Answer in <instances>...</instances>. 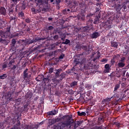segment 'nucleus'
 <instances>
[{"label": "nucleus", "instance_id": "nucleus-1", "mask_svg": "<svg viewBox=\"0 0 129 129\" xmlns=\"http://www.w3.org/2000/svg\"><path fill=\"white\" fill-rule=\"evenodd\" d=\"M60 118L61 119L67 118V120L59 123L55 127V129H67L69 127V125H71L72 123L74 122V120L72 119V116L69 115H64L62 117H60Z\"/></svg>", "mask_w": 129, "mask_h": 129}, {"label": "nucleus", "instance_id": "nucleus-2", "mask_svg": "<svg viewBox=\"0 0 129 129\" xmlns=\"http://www.w3.org/2000/svg\"><path fill=\"white\" fill-rule=\"evenodd\" d=\"M49 0H35V3L37 7H42V11L47 13L50 12V5H49Z\"/></svg>", "mask_w": 129, "mask_h": 129}, {"label": "nucleus", "instance_id": "nucleus-3", "mask_svg": "<svg viewBox=\"0 0 129 129\" xmlns=\"http://www.w3.org/2000/svg\"><path fill=\"white\" fill-rule=\"evenodd\" d=\"M35 80L38 82H43V83L45 85L49 84V83H50V81H51L50 77L47 76L45 78V77L43 75H38V77L36 78Z\"/></svg>", "mask_w": 129, "mask_h": 129}, {"label": "nucleus", "instance_id": "nucleus-4", "mask_svg": "<svg viewBox=\"0 0 129 129\" xmlns=\"http://www.w3.org/2000/svg\"><path fill=\"white\" fill-rule=\"evenodd\" d=\"M11 31V26H8L6 28V31L4 32L3 31L0 32L1 37H0V43H5L6 42V39L3 38H6V33L8 34Z\"/></svg>", "mask_w": 129, "mask_h": 129}, {"label": "nucleus", "instance_id": "nucleus-5", "mask_svg": "<svg viewBox=\"0 0 129 129\" xmlns=\"http://www.w3.org/2000/svg\"><path fill=\"white\" fill-rule=\"evenodd\" d=\"M45 39V38L40 37H36L32 40L31 39H28L26 40V44H27V45H30V44H33V43H36V42H39V41H44Z\"/></svg>", "mask_w": 129, "mask_h": 129}, {"label": "nucleus", "instance_id": "nucleus-6", "mask_svg": "<svg viewBox=\"0 0 129 129\" xmlns=\"http://www.w3.org/2000/svg\"><path fill=\"white\" fill-rule=\"evenodd\" d=\"M117 66L118 68H123L125 66V57H122L119 59Z\"/></svg>", "mask_w": 129, "mask_h": 129}, {"label": "nucleus", "instance_id": "nucleus-7", "mask_svg": "<svg viewBox=\"0 0 129 129\" xmlns=\"http://www.w3.org/2000/svg\"><path fill=\"white\" fill-rule=\"evenodd\" d=\"M28 71L29 69H26L25 70H24V71L23 72V78L24 80L26 81V83H27L28 84H31V82H30L29 80H27L29 77V74H28Z\"/></svg>", "mask_w": 129, "mask_h": 129}, {"label": "nucleus", "instance_id": "nucleus-8", "mask_svg": "<svg viewBox=\"0 0 129 129\" xmlns=\"http://www.w3.org/2000/svg\"><path fill=\"white\" fill-rule=\"evenodd\" d=\"M90 30V28L89 26H87L85 27H84L83 28H76V31L77 33H79L81 31L82 32H87L88 31H89Z\"/></svg>", "mask_w": 129, "mask_h": 129}, {"label": "nucleus", "instance_id": "nucleus-9", "mask_svg": "<svg viewBox=\"0 0 129 129\" xmlns=\"http://www.w3.org/2000/svg\"><path fill=\"white\" fill-rule=\"evenodd\" d=\"M5 97L6 100V103H9V102L13 100V97H12V93H11V92L7 93Z\"/></svg>", "mask_w": 129, "mask_h": 129}, {"label": "nucleus", "instance_id": "nucleus-10", "mask_svg": "<svg viewBox=\"0 0 129 129\" xmlns=\"http://www.w3.org/2000/svg\"><path fill=\"white\" fill-rule=\"evenodd\" d=\"M31 11L32 13V14H35V15H36V14H39L40 12L42 11V9H41V7L39 6H38L36 8H32L31 9Z\"/></svg>", "mask_w": 129, "mask_h": 129}, {"label": "nucleus", "instance_id": "nucleus-11", "mask_svg": "<svg viewBox=\"0 0 129 129\" xmlns=\"http://www.w3.org/2000/svg\"><path fill=\"white\" fill-rule=\"evenodd\" d=\"M106 117H107V113L105 112L100 113V116L98 118V120H99V121H103Z\"/></svg>", "mask_w": 129, "mask_h": 129}, {"label": "nucleus", "instance_id": "nucleus-12", "mask_svg": "<svg viewBox=\"0 0 129 129\" xmlns=\"http://www.w3.org/2000/svg\"><path fill=\"white\" fill-rule=\"evenodd\" d=\"M104 28V29H106V30H109V29H111V28H112V25L110 24L109 21H108L105 23Z\"/></svg>", "mask_w": 129, "mask_h": 129}, {"label": "nucleus", "instance_id": "nucleus-13", "mask_svg": "<svg viewBox=\"0 0 129 129\" xmlns=\"http://www.w3.org/2000/svg\"><path fill=\"white\" fill-rule=\"evenodd\" d=\"M110 67H111V66H109V64H106L104 66L105 70H104V73H109Z\"/></svg>", "mask_w": 129, "mask_h": 129}, {"label": "nucleus", "instance_id": "nucleus-14", "mask_svg": "<svg viewBox=\"0 0 129 129\" xmlns=\"http://www.w3.org/2000/svg\"><path fill=\"white\" fill-rule=\"evenodd\" d=\"M99 36H100L99 33L95 32L91 34V39H97Z\"/></svg>", "mask_w": 129, "mask_h": 129}, {"label": "nucleus", "instance_id": "nucleus-15", "mask_svg": "<svg viewBox=\"0 0 129 129\" xmlns=\"http://www.w3.org/2000/svg\"><path fill=\"white\" fill-rule=\"evenodd\" d=\"M124 50L123 51V54H125V55H127L129 52V44H125L124 46Z\"/></svg>", "mask_w": 129, "mask_h": 129}, {"label": "nucleus", "instance_id": "nucleus-16", "mask_svg": "<svg viewBox=\"0 0 129 129\" xmlns=\"http://www.w3.org/2000/svg\"><path fill=\"white\" fill-rule=\"evenodd\" d=\"M78 19L81 21L85 20V12L81 13L78 16Z\"/></svg>", "mask_w": 129, "mask_h": 129}, {"label": "nucleus", "instance_id": "nucleus-17", "mask_svg": "<svg viewBox=\"0 0 129 129\" xmlns=\"http://www.w3.org/2000/svg\"><path fill=\"white\" fill-rule=\"evenodd\" d=\"M0 13H1V15H3V16H6V15H7V10H6V8L3 7H1Z\"/></svg>", "mask_w": 129, "mask_h": 129}, {"label": "nucleus", "instance_id": "nucleus-18", "mask_svg": "<svg viewBox=\"0 0 129 129\" xmlns=\"http://www.w3.org/2000/svg\"><path fill=\"white\" fill-rule=\"evenodd\" d=\"M18 17L20 19H22V20H25V13L23 12V11H21L18 13Z\"/></svg>", "mask_w": 129, "mask_h": 129}, {"label": "nucleus", "instance_id": "nucleus-19", "mask_svg": "<svg viewBox=\"0 0 129 129\" xmlns=\"http://www.w3.org/2000/svg\"><path fill=\"white\" fill-rule=\"evenodd\" d=\"M129 0H124L122 4V8H123L124 10H126V5L128 4Z\"/></svg>", "mask_w": 129, "mask_h": 129}, {"label": "nucleus", "instance_id": "nucleus-20", "mask_svg": "<svg viewBox=\"0 0 129 129\" xmlns=\"http://www.w3.org/2000/svg\"><path fill=\"white\" fill-rule=\"evenodd\" d=\"M100 19V17L98 16H96L94 19L93 23L95 24H99Z\"/></svg>", "mask_w": 129, "mask_h": 129}, {"label": "nucleus", "instance_id": "nucleus-21", "mask_svg": "<svg viewBox=\"0 0 129 129\" xmlns=\"http://www.w3.org/2000/svg\"><path fill=\"white\" fill-rule=\"evenodd\" d=\"M111 46L113 47L114 48H116V49H117V47H118V43L114 41H111Z\"/></svg>", "mask_w": 129, "mask_h": 129}, {"label": "nucleus", "instance_id": "nucleus-22", "mask_svg": "<svg viewBox=\"0 0 129 129\" xmlns=\"http://www.w3.org/2000/svg\"><path fill=\"white\" fill-rule=\"evenodd\" d=\"M56 72L55 73V77L58 78V77L60 76V73L62 72V70L61 69H57L55 70Z\"/></svg>", "mask_w": 129, "mask_h": 129}, {"label": "nucleus", "instance_id": "nucleus-23", "mask_svg": "<svg viewBox=\"0 0 129 129\" xmlns=\"http://www.w3.org/2000/svg\"><path fill=\"white\" fill-rule=\"evenodd\" d=\"M100 52H99V51H97V56H95L93 59V61L94 62H95V61H96V60H98L99 59V58H100Z\"/></svg>", "mask_w": 129, "mask_h": 129}, {"label": "nucleus", "instance_id": "nucleus-24", "mask_svg": "<svg viewBox=\"0 0 129 129\" xmlns=\"http://www.w3.org/2000/svg\"><path fill=\"white\" fill-rule=\"evenodd\" d=\"M81 59L79 58H75L74 61V63L75 64V66H77V65L80 64Z\"/></svg>", "mask_w": 129, "mask_h": 129}, {"label": "nucleus", "instance_id": "nucleus-25", "mask_svg": "<svg viewBox=\"0 0 129 129\" xmlns=\"http://www.w3.org/2000/svg\"><path fill=\"white\" fill-rule=\"evenodd\" d=\"M50 1V3H52L53 5H59L60 3H61V0H49Z\"/></svg>", "mask_w": 129, "mask_h": 129}, {"label": "nucleus", "instance_id": "nucleus-26", "mask_svg": "<svg viewBox=\"0 0 129 129\" xmlns=\"http://www.w3.org/2000/svg\"><path fill=\"white\" fill-rule=\"evenodd\" d=\"M56 113H58V111H57V110L51 111L47 112L48 115H56Z\"/></svg>", "mask_w": 129, "mask_h": 129}, {"label": "nucleus", "instance_id": "nucleus-27", "mask_svg": "<svg viewBox=\"0 0 129 129\" xmlns=\"http://www.w3.org/2000/svg\"><path fill=\"white\" fill-rule=\"evenodd\" d=\"M82 123V122L81 121H78L74 123V128H76V127H78V126H80V124Z\"/></svg>", "mask_w": 129, "mask_h": 129}, {"label": "nucleus", "instance_id": "nucleus-28", "mask_svg": "<svg viewBox=\"0 0 129 129\" xmlns=\"http://www.w3.org/2000/svg\"><path fill=\"white\" fill-rule=\"evenodd\" d=\"M119 4L116 5V9L118 10V11H120L122 9V5L119 4V1L118 2Z\"/></svg>", "mask_w": 129, "mask_h": 129}, {"label": "nucleus", "instance_id": "nucleus-29", "mask_svg": "<svg viewBox=\"0 0 129 129\" xmlns=\"http://www.w3.org/2000/svg\"><path fill=\"white\" fill-rule=\"evenodd\" d=\"M119 87H120V85L119 84H117L114 86L113 92H115L117 91L118 89H119Z\"/></svg>", "mask_w": 129, "mask_h": 129}, {"label": "nucleus", "instance_id": "nucleus-30", "mask_svg": "<svg viewBox=\"0 0 129 129\" xmlns=\"http://www.w3.org/2000/svg\"><path fill=\"white\" fill-rule=\"evenodd\" d=\"M77 113L79 116H85L86 115V113H85V112H80V111H78Z\"/></svg>", "mask_w": 129, "mask_h": 129}, {"label": "nucleus", "instance_id": "nucleus-31", "mask_svg": "<svg viewBox=\"0 0 129 129\" xmlns=\"http://www.w3.org/2000/svg\"><path fill=\"white\" fill-rule=\"evenodd\" d=\"M70 86L72 88L75 87V86H77V82L74 81L72 83L70 84Z\"/></svg>", "mask_w": 129, "mask_h": 129}, {"label": "nucleus", "instance_id": "nucleus-32", "mask_svg": "<svg viewBox=\"0 0 129 129\" xmlns=\"http://www.w3.org/2000/svg\"><path fill=\"white\" fill-rule=\"evenodd\" d=\"M120 57V55L117 54L113 56V58L115 59L116 61L119 60V58Z\"/></svg>", "mask_w": 129, "mask_h": 129}, {"label": "nucleus", "instance_id": "nucleus-33", "mask_svg": "<svg viewBox=\"0 0 129 129\" xmlns=\"http://www.w3.org/2000/svg\"><path fill=\"white\" fill-rule=\"evenodd\" d=\"M19 118H20V116H18L17 118V123L16 124V126H17L18 127H19L18 126H20L21 125V121H20Z\"/></svg>", "mask_w": 129, "mask_h": 129}, {"label": "nucleus", "instance_id": "nucleus-34", "mask_svg": "<svg viewBox=\"0 0 129 129\" xmlns=\"http://www.w3.org/2000/svg\"><path fill=\"white\" fill-rule=\"evenodd\" d=\"M121 124H120V123L119 122H113V125H116V126H117V127H118V128L120 127Z\"/></svg>", "mask_w": 129, "mask_h": 129}, {"label": "nucleus", "instance_id": "nucleus-35", "mask_svg": "<svg viewBox=\"0 0 129 129\" xmlns=\"http://www.w3.org/2000/svg\"><path fill=\"white\" fill-rule=\"evenodd\" d=\"M8 77V75L7 74H4L2 76H0V79H6Z\"/></svg>", "mask_w": 129, "mask_h": 129}, {"label": "nucleus", "instance_id": "nucleus-36", "mask_svg": "<svg viewBox=\"0 0 129 129\" xmlns=\"http://www.w3.org/2000/svg\"><path fill=\"white\" fill-rule=\"evenodd\" d=\"M60 80H63L64 78H65V74L64 73H61L60 75H59Z\"/></svg>", "mask_w": 129, "mask_h": 129}, {"label": "nucleus", "instance_id": "nucleus-37", "mask_svg": "<svg viewBox=\"0 0 129 129\" xmlns=\"http://www.w3.org/2000/svg\"><path fill=\"white\" fill-rule=\"evenodd\" d=\"M111 98H112V97L111 98H106L105 99H104V100H105V102H106V104H108V103L110 102Z\"/></svg>", "mask_w": 129, "mask_h": 129}, {"label": "nucleus", "instance_id": "nucleus-38", "mask_svg": "<svg viewBox=\"0 0 129 129\" xmlns=\"http://www.w3.org/2000/svg\"><path fill=\"white\" fill-rule=\"evenodd\" d=\"M19 36H20V34H19L18 33L11 34L12 38H16V37H19Z\"/></svg>", "mask_w": 129, "mask_h": 129}, {"label": "nucleus", "instance_id": "nucleus-39", "mask_svg": "<svg viewBox=\"0 0 129 129\" xmlns=\"http://www.w3.org/2000/svg\"><path fill=\"white\" fill-rule=\"evenodd\" d=\"M25 21L26 23H27V24H30V23L32 22L31 19H30L29 18L25 19Z\"/></svg>", "mask_w": 129, "mask_h": 129}, {"label": "nucleus", "instance_id": "nucleus-40", "mask_svg": "<svg viewBox=\"0 0 129 129\" xmlns=\"http://www.w3.org/2000/svg\"><path fill=\"white\" fill-rule=\"evenodd\" d=\"M70 43V41L69 39H66L65 42H62V44L64 45H68Z\"/></svg>", "mask_w": 129, "mask_h": 129}, {"label": "nucleus", "instance_id": "nucleus-41", "mask_svg": "<svg viewBox=\"0 0 129 129\" xmlns=\"http://www.w3.org/2000/svg\"><path fill=\"white\" fill-rule=\"evenodd\" d=\"M62 120V118H56L54 119V121L55 122H59V121H61Z\"/></svg>", "mask_w": 129, "mask_h": 129}, {"label": "nucleus", "instance_id": "nucleus-42", "mask_svg": "<svg viewBox=\"0 0 129 129\" xmlns=\"http://www.w3.org/2000/svg\"><path fill=\"white\" fill-rule=\"evenodd\" d=\"M53 29L54 27L50 26L47 28V31H52V30H53Z\"/></svg>", "mask_w": 129, "mask_h": 129}, {"label": "nucleus", "instance_id": "nucleus-43", "mask_svg": "<svg viewBox=\"0 0 129 129\" xmlns=\"http://www.w3.org/2000/svg\"><path fill=\"white\" fill-rule=\"evenodd\" d=\"M53 71H54V68H50L48 70V73H50L51 74V73H53Z\"/></svg>", "mask_w": 129, "mask_h": 129}, {"label": "nucleus", "instance_id": "nucleus-44", "mask_svg": "<svg viewBox=\"0 0 129 129\" xmlns=\"http://www.w3.org/2000/svg\"><path fill=\"white\" fill-rule=\"evenodd\" d=\"M107 58H103L102 60H101V62H102V63H107Z\"/></svg>", "mask_w": 129, "mask_h": 129}, {"label": "nucleus", "instance_id": "nucleus-45", "mask_svg": "<svg viewBox=\"0 0 129 129\" xmlns=\"http://www.w3.org/2000/svg\"><path fill=\"white\" fill-rule=\"evenodd\" d=\"M86 61V59L83 58L82 60L80 61V65H82V64H84L85 62Z\"/></svg>", "mask_w": 129, "mask_h": 129}, {"label": "nucleus", "instance_id": "nucleus-46", "mask_svg": "<svg viewBox=\"0 0 129 129\" xmlns=\"http://www.w3.org/2000/svg\"><path fill=\"white\" fill-rule=\"evenodd\" d=\"M115 60L112 58L111 59V66H113L114 63H115Z\"/></svg>", "mask_w": 129, "mask_h": 129}, {"label": "nucleus", "instance_id": "nucleus-47", "mask_svg": "<svg viewBox=\"0 0 129 129\" xmlns=\"http://www.w3.org/2000/svg\"><path fill=\"white\" fill-rule=\"evenodd\" d=\"M16 43H17V41H16V39H13L12 40V44L13 46H15V45H16Z\"/></svg>", "mask_w": 129, "mask_h": 129}, {"label": "nucleus", "instance_id": "nucleus-48", "mask_svg": "<svg viewBox=\"0 0 129 129\" xmlns=\"http://www.w3.org/2000/svg\"><path fill=\"white\" fill-rule=\"evenodd\" d=\"M26 129H35V127H33L32 125H27L26 126Z\"/></svg>", "mask_w": 129, "mask_h": 129}, {"label": "nucleus", "instance_id": "nucleus-49", "mask_svg": "<svg viewBox=\"0 0 129 129\" xmlns=\"http://www.w3.org/2000/svg\"><path fill=\"white\" fill-rule=\"evenodd\" d=\"M13 63H15V60H11L9 62L8 65H9V67H11V66L13 65Z\"/></svg>", "mask_w": 129, "mask_h": 129}, {"label": "nucleus", "instance_id": "nucleus-50", "mask_svg": "<svg viewBox=\"0 0 129 129\" xmlns=\"http://www.w3.org/2000/svg\"><path fill=\"white\" fill-rule=\"evenodd\" d=\"M82 49H84V50H85L86 51H87V49H88L87 46H86V45H83L82 46Z\"/></svg>", "mask_w": 129, "mask_h": 129}, {"label": "nucleus", "instance_id": "nucleus-51", "mask_svg": "<svg viewBox=\"0 0 129 129\" xmlns=\"http://www.w3.org/2000/svg\"><path fill=\"white\" fill-rule=\"evenodd\" d=\"M65 57V54L61 53L60 55L59 56V59H63Z\"/></svg>", "mask_w": 129, "mask_h": 129}, {"label": "nucleus", "instance_id": "nucleus-52", "mask_svg": "<svg viewBox=\"0 0 129 129\" xmlns=\"http://www.w3.org/2000/svg\"><path fill=\"white\" fill-rule=\"evenodd\" d=\"M16 101L17 102H18L19 103H21V102L22 101V98H20L17 99L16 100Z\"/></svg>", "mask_w": 129, "mask_h": 129}, {"label": "nucleus", "instance_id": "nucleus-53", "mask_svg": "<svg viewBox=\"0 0 129 129\" xmlns=\"http://www.w3.org/2000/svg\"><path fill=\"white\" fill-rule=\"evenodd\" d=\"M53 39H54V40H55V41L57 40H58V39H59V36H58V35H54V36H53Z\"/></svg>", "mask_w": 129, "mask_h": 129}, {"label": "nucleus", "instance_id": "nucleus-54", "mask_svg": "<svg viewBox=\"0 0 129 129\" xmlns=\"http://www.w3.org/2000/svg\"><path fill=\"white\" fill-rule=\"evenodd\" d=\"M14 13V10L13 9L9 10V16H11V15H13Z\"/></svg>", "mask_w": 129, "mask_h": 129}, {"label": "nucleus", "instance_id": "nucleus-55", "mask_svg": "<svg viewBox=\"0 0 129 129\" xmlns=\"http://www.w3.org/2000/svg\"><path fill=\"white\" fill-rule=\"evenodd\" d=\"M11 129H21L20 127L17 126V125H14L13 127H12Z\"/></svg>", "mask_w": 129, "mask_h": 129}, {"label": "nucleus", "instance_id": "nucleus-56", "mask_svg": "<svg viewBox=\"0 0 129 129\" xmlns=\"http://www.w3.org/2000/svg\"><path fill=\"white\" fill-rule=\"evenodd\" d=\"M22 10H25L26 9V5L23 4L21 7Z\"/></svg>", "mask_w": 129, "mask_h": 129}, {"label": "nucleus", "instance_id": "nucleus-57", "mask_svg": "<svg viewBox=\"0 0 129 129\" xmlns=\"http://www.w3.org/2000/svg\"><path fill=\"white\" fill-rule=\"evenodd\" d=\"M7 67H8V66L6 63H5L3 65H2L3 69H5V68H7Z\"/></svg>", "mask_w": 129, "mask_h": 129}, {"label": "nucleus", "instance_id": "nucleus-58", "mask_svg": "<svg viewBox=\"0 0 129 129\" xmlns=\"http://www.w3.org/2000/svg\"><path fill=\"white\" fill-rule=\"evenodd\" d=\"M86 88H90V85L87 84L85 85Z\"/></svg>", "mask_w": 129, "mask_h": 129}, {"label": "nucleus", "instance_id": "nucleus-59", "mask_svg": "<svg viewBox=\"0 0 129 129\" xmlns=\"http://www.w3.org/2000/svg\"><path fill=\"white\" fill-rule=\"evenodd\" d=\"M62 13H63V14L64 15H67V11L66 9H64V10H63Z\"/></svg>", "mask_w": 129, "mask_h": 129}, {"label": "nucleus", "instance_id": "nucleus-60", "mask_svg": "<svg viewBox=\"0 0 129 129\" xmlns=\"http://www.w3.org/2000/svg\"><path fill=\"white\" fill-rule=\"evenodd\" d=\"M28 106H29V105H28V104L24 105V109H26V108H28Z\"/></svg>", "mask_w": 129, "mask_h": 129}, {"label": "nucleus", "instance_id": "nucleus-61", "mask_svg": "<svg viewBox=\"0 0 129 129\" xmlns=\"http://www.w3.org/2000/svg\"><path fill=\"white\" fill-rule=\"evenodd\" d=\"M96 12L97 13V12H99V11H100V9H99V8H97L96 7Z\"/></svg>", "mask_w": 129, "mask_h": 129}, {"label": "nucleus", "instance_id": "nucleus-62", "mask_svg": "<svg viewBox=\"0 0 129 129\" xmlns=\"http://www.w3.org/2000/svg\"><path fill=\"white\" fill-rule=\"evenodd\" d=\"M101 104H106V102H105V100H104V99H103V100L102 101Z\"/></svg>", "mask_w": 129, "mask_h": 129}, {"label": "nucleus", "instance_id": "nucleus-63", "mask_svg": "<svg viewBox=\"0 0 129 129\" xmlns=\"http://www.w3.org/2000/svg\"><path fill=\"white\" fill-rule=\"evenodd\" d=\"M17 68V66L16 65L13 66V67L11 68L12 70H15Z\"/></svg>", "mask_w": 129, "mask_h": 129}, {"label": "nucleus", "instance_id": "nucleus-64", "mask_svg": "<svg viewBox=\"0 0 129 129\" xmlns=\"http://www.w3.org/2000/svg\"><path fill=\"white\" fill-rule=\"evenodd\" d=\"M97 85H101V82L100 81H98L96 82Z\"/></svg>", "mask_w": 129, "mask_h": 129}]
</instances>
